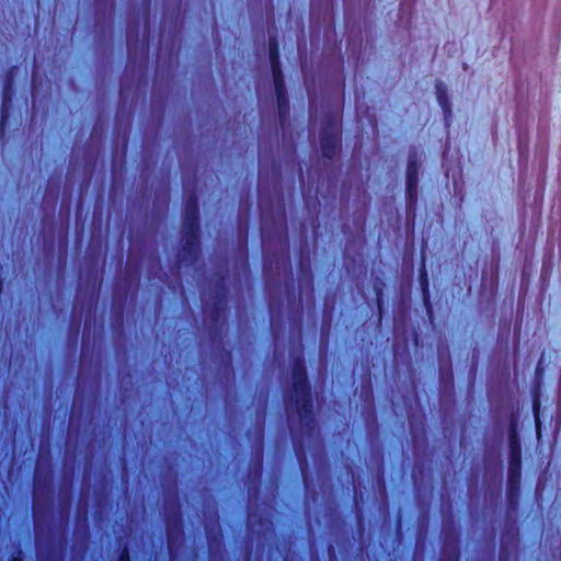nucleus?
I'll return each mask as SVG.
<instances>
[{"mask_svg": "<svg viewBox=\"0 0 561 561\" xmlns=\"http://www.w3.org/2000/svg\"><path fill=\"white\" fill-rule=\"evenodd\" d=\"M196 209L195 207H191L185 217V237H184V245L179 254V260L181 263L190 264L197 256V239H196Z\"/></svg>", "mask_w": 561, "mask_h": 561, "instance_id": "2", "label": "nucleus"}, {"mask_svg": "<svg viewBox=\"0 0 561 561\" xmlns=\"http://www.w3.org/2000/svg\"><path fill=\"white\" fill-rule=\"evenodd\" d=\"M417 183V167L414 158L410 157L407 175V186L410 197H413Z\"/></svg>", "mask_w": 561, "mask_h": 561, "instance_id": "5", "label": "nucleus"}, {"mask_svg": "<svg viewBox=\"0 0 561 561\" xmlns=\"http://www.w3.org/2000/svg\"><path fill=\"white\" fill-rule=\"evenodd\" d=\"M339 145V125L336 118H330L321 131V149L327 158H332Z\"/></svg>", "mask_w": 561, "mask_h": 561, "instance_id": "3", "label": "nucleus"}, {"mask_svg": "<svg viewBox=\"0 0 561 561\" xmlns=\"http://www.w3.org/2000/svg\"><path fill=\"white\" fill-rule=\"evenodd\" d=\"M271 59H272L273 76H274V82H275V89H276V95H277V105H278L280 119L283 121L284 115L287 111V100L283 92V80H282L280 73H279L276 48L273 46V44H271Z\"/></svg>", "mask_w": 561, "mask_h": 561, "instance_id": "4", "label": "nucleus"}, {"mask_svg": "<svg viewBox=\"0 0 561 561\" xmlns=\"http://www.w3.org/2000/svg\"><path fill=\"white\" fill-rule=\"evenodd\" d=\"M13 561H19V560L14 559Z\"/></svg>", "mask_w": 561, "mask_h": 561, "instance_id": "7", "label": "nucleus"}, {"mask_svg": "<svg viewBox=\"0 0 561 561\" xmlns=\"http://www.w3.org/2000/svg\"><path fill=\"white\" fill-rule=\"evenodd\" d=\"M121 561H128V558H127V556H124V554H123V556H122V559H121Z\"/></svg>", "mask_w": 561, "mask_h": 561, "instance_id": "6", "label": "nucleus"}, {"mask_svg": "<svg viewBox=\"0 0 561 561\" xmlns=\"http://www.w3.org/2000/svg\"><path fill=\"white\" fill-rule=\"evenodd\" d=\"M286 409L293 432L310 433L313 428L312 402L304 366L297 362L293 368L291 388Z\"/></svg>", "mask_w": 561, "mask_h": 561, "instance_id": "1", "label": "nucleus"}]
</instances>
